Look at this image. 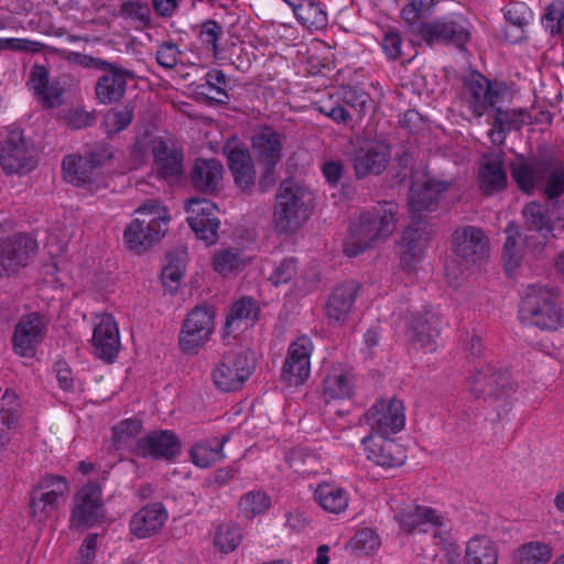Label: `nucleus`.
<instances>
[{
    "label": "nucleus",
    "instance_id": "a211bd4d",
    "mask_svg": "<svg viewBox=\"0 0 564 564\" xmlns=\"http://www.w3.org/2000/svg\"><path fill=\"white\" fill-rule=\"evenodd\" d=\"M321 398L326 404L350 400L355 394L356 382L352 369L335 362L323 368Z\"/></svg>",
    "mask_w": 564,
    "mask_h": 564
},
{
    "label": "nucleus",
    "instance_id": "393cba45",
    "mask_svg": "<svg viewBox=\"0 0 564 564\" xmlns=\"http://www.w3.org/2000/svg\"><path fill=\"white\" fill-rule=\"evenodd\" d=\"M90 341L96 357L113 362L119 354L121 341L119 327L112 315L101 314L96 317Z\"/></svg>",
    "mask_w": 564,
    "mask_h": 564
},
{
    "label": "nucleus",
    "instance_id": "9d476101",
    "mask_svg": "<svg viewBox=\"0 0 564 564\" xmlns=\"http://www.w3.org/2000/svg\"><path fill=\"white\" fill-rule=\"evenodd\" d=\"M405 405L397 397L377 399L364 413L361 422L378 437H392L405 426Z\"/></svg>",
    "mask_w": 564,
    "mask_h": 564
},
{
    "label": "nucleus",
    "instance_id": "f257e3e1",
    "mask_svg": "<svg viewBox=\"0 0 564 564\" xmlns=\"http://www.w3.org/2000/svg\"><path fill=\"white\" fill-rule=\"evenodd\" d=\"M447 188L446 183L427 178L422 184L413 183L409 198L411 218L416 227H408L400 240V265L406 273H416L425 258L432 231L425 224L416 221L423 212L432 210L438 196Z\"/></svg>",
    "mask_w": 564,
    "mask_h": 564
},
{
    "label": "nucleus",
    "instance_id": "3c124183",
    "mask_svg": "<svg viewBox=\"0 0 564 564\" xmlns=\"http://www.w3.org/2000/svg\"><path fill=\"white\" fill-rule=\"evenodd\" d=\"M545 178L544 193L550 198H557L564 194V164H545L543 173Z\"/></svg>",
    "mask_w": 564,
    "mask_h": 564
},
{
    "label": "nucleus",
    "instance_id": "6e6d98bb",
    "mask_svg": "<svg viewBox=\"0 0 564 564\" xmlns=\"http://www.w3.org/2000/svg\"><path fill=\"white\" fill-rule=\"evenodd\" d=\"M133 119V109L126 106L121 109L109 110L104 119V126L108 134H116L124 130Z\"/></svg>",
    "mask_w": 564,
    "mask_h": 564
},
{
    "label": "nucleus",
    "instance_id": "5fc2aeb1",
    "mask_svg": "<svg viewBox=\"0 0 564 564\" xmlns=\"http://www.w3.org/2000/svg\"><path fill=\"white\" fill-rule=\"evenodd\" d=\"M240 509L252 517L267 512L271 506L270 497L262 491H250L239 502Z\"/></svg>",
    "mask_w": 564,
    "mask_h": 564
},
{
    "label": "nucleus",
    "instance_id": "f704fd0d",
    "mask_svg": "<svg viewBox=\"0 0 564 564\" xmlns=\"http://www.w3.org/2000/svg\"><path fill=\"white\" fill-rule=\"evenodd\" d=\"M478 183L482 192L487 195L506 188L508 178L503 170L502 159L499 155H485L482 158Z\"/></svg>",
    "mask_w": 564,
    "mask_h": 564
},
{
    "label": "nucleus",
    "instance_id": "6e6552de",
    "mask_svg": "<svg viewBox=\"0 0 564 564\" xmlns=\"http://www.w3.org/2000/svg\"><path fill=\"white\" fill-rule=\"evenodd\" d=\"M151 148L158 174L165 180L178 177L183 172L182 153L170 150L166 142L162 138H152L145 133L137 141L131 150V163L129 170L138 169L147 159L149 149Z\"/></svg>",
    "mask_w": 564,
    "mask_h": 564
},
{
    "label": "nucleus",
    "instance_id": "69168bd1",
    "mask_svg": "<svg viewBox=\"0 0 564 564\" xmlns=\"http://www.w3.org/2000/svg\"><path fill=\"white\" fill-rule=\"evenodd\" d=\"M97 534L88 535L82 543L77 564H93L96 557V549H97Z\"/></svg>",
    "mask_w": 564,
    "mask_h": 564
},
{
    "label": "nucleus",
    "instance_id": "5701e85b",
    "mask_svg": "<svg viewBox=\"0 0 564 564\" xmlns=\"http://www.w3.org/2000/svg\"><path fill=\"white\" fill-rule=\"evenodd\" d=\"M313 349L307 336H300L290 344L282 368V377L290 386H302L308 379Z\"/></svg>",
    "mask_w": 564,
    "mask_h": 564
},
{
    "label": "nucleus",
    "instance_id": "dca6fc26",
    "mask_svg": "<svg viewBox=\"0 0 564 564\" xmlns=\"http://www.w3.org/2000/svg\"><path fill=\"white\" fill-rule=\"evenodd\" d=\"M251 148L258 164L263 169L260 184L273 185L274 170L282 158V134L270 127H262L252 135Z\"/></svg>",
    "mask_w": 564,
    "mask_h": 564
},
{
    "label": "nucleus",
    "instance_id": "bb28decb",
    "mask_svg": "<svg viewBox=\"0 0 564 564\" xmlns=\"http://www.w3.org/2000/svg\"><path fill=\"white\" fill-rule=\"evenodd\" d=\"M391 159L390 145L384 141L370 140L364 143L354 158V169L358 177L380 174Z\"/></svg>",
    "mask_w": 564,
    "mask_h": 564
},
{
    "label": "nucleus",
    "instance_id": "8fccbe9b",
    "mask_svg": "<svg viewBox=\"0 0 564 564\" xmlns=\"http://www.w3.org/2000/svg\"><path fill=\"white\" fill-rule=\"evenodd\" d=\"M223 35V28L213 20L205 21L200 24L198 32V43L200 48L212 54L218 55V42Z\"/></svg>",
    "mask_w": 564,
    "mask_h": 564
},
{
    "label": "nucleus",
    "instance_id": "9b49d317",
    "mask_svg": "<svg viewBox=\"0 0 564 564\" xmlns=\"http://www.w3.org/2000/svg\"><path fill=\"white\" fill-rule=\"evenodd\" d=\"M111 158L107 149L91 152L89 156L70 154L64 158L62 170L63 177L69 184L94 193L104 185L100 178L99 167Z\"/></svg>",
    "mask_w": 564,
    "mask_h": 564
},
{
    "label": "nucleus",
    "instance_id": "a19ab883",
    "mask_svg": "<svg viewBox=\"0 0 564 564\" xmlns=\"http://www.w3.org/2000/svg\"><path fill=\"white\" fill-rule=\"evenodd\" d=\"M251 261L235 249L217 250L212 259L213 269L221 276H232L241 272Z\"/></svg>",
    "mask_w": 564,
    "mask_h": 564
},
{
    "label": "nucleus",
    "instance_id": "4c0bfd02",
    "mask_svg": "<svg viewBox=\"0 0 564 564\" xmlns=\"http://www.w3.org/2000/svg\"><path fill=\"white\" fill-rule=\"evenodd\" d=\"M498 547L490 538L484 534L471 536L465 546V564H498Z\"/></svg>",
    "mask_w": 564,
    "mask_h": 564
},
{
    "label": "nucleus",
    "instance_id": "423d86ee",
    "mask_svg": "<svg viewBox=\"0 0 564 564\" xmlns=\"http://www.w3.org/2000/svg\"><path fill=\"white\" fill-rule=\"evenodd\" d=\"M557 289L530 284L521 296L519 316L542 330H557L564 327V308L558 305Z\"/></svg>",
    "mask_w": 564,
    "mask_h": 564
},
{
    "label": "nucleus",
    "instance_id": "f03ea898",
    "mask_svg": "<svg viewBox=\"0 0 564 564\" xmlns=\"http://www.w3.org/2000/svg\"><path fill=\"white\" fill-rule=\"evenodd\" d=\"M522 215L527 226L523 241L522 239L518 240L520 234L514 223H509L505 230L507 238L502 250V260L509 275H513L520 267L524 249L539 256L555 237L547 206L532 202L523 208Z\"/></svg>",
    "mask_w": 564,
    "mask_h": 564
},
{
    "label": "nucleus",
    "instance_id": "c9c22d12",
    "mask_svg": "<svg viewBox=\"0 0 564 564\" xmlns=\"http://www.w3.org/2000/svg\"><path fill=\"white\" fill-rule=\"evenodd\" d=\"M223 164L218 160H203L195 162L191 174L193 186L205 193H214L223 181Z\"/></svg>",
    "mask_w": 564,
    "mask_h": 564
},
{
    "label": "nucleus",
    "instance_id": "20e7f679",
    "mask_svg": "<svg viewBox=\"0 0 564 564\" xmlns=\"http://www.w3.org/2000/svg\"><path fill=\"white\" fill-rule=\"evenodd\" d=\"M398 207L393 203H384L370 212L362 213L349 227L344 242L347 257H357L373 243L386 241L397 228Z\"/></svg>",
    "mask_w": 564,
    "mask_h": 564
},
{
    "label": "nucleus",
    "instance_id": "e433bc0d",
    "mask_svg": "<svg viewBox=\"0 0 564 564\" xmlns=\"http://www.w3.org/2000/svg\"><path fill=\"white\" fill-rule=\"evenodd\" d=\"M259 306L251 297H241L236 301L226 317L225 333L242 330L251 327L258 319Z\"/></svg>",
    "mask_w": 564,
    "mask_h": 564
},
{
    "label": "nucleus",
    "instance_id": "49530a36",
    "mask_svg": "<svg viewBox=\"0 0 564 564\" xmlns=\"http://www.w3.org/2000/svg\"><path fill=\"white\" fill-rule=\"evenodd\" d=\"M242 532L239 524L224 522L216 527L213 542L214 546L224 554L234 552L242 542Z\"/></svg>",
    "mask_w": 564,
    "mask_h": 564
},
{
    "label": "nucleus",
    "instance_id": "c756f323",
    "mask_svg": "<svg viewBox=\"0 0 564 564\" xmlns=\"http://www.w3.org/2000/svg\"><path fill=\"white\" fill-rule=\"evenodd\" d=\"M225 153L236 185L242 191L250 188L254 183L256 170L249 150L234 138L226 143Z\"/></svg>",
    "mask_w": 564,
    "mask_h": 564
},
{
    "label": "nucleus",
    "instance_id": "7ed1b4c3",
    "mask_svg": "<svg viewBox=\"0 0 564 564\" xmlns=\"http://www.w3.org/2000/svg\"><path fill=\"white\" fill-rule=\"evenodd\" d=\"M134 215L123 229V243L131 252L144 254L166 236L172 217L167 206L156 199L142 203Z\"/></svg>",
    "mask_w": 564,
    "mask_h": 564
},
{
    "label": "nucleus",
    "instance_id": "ddd939ff",
    "mask_svg": "<svg viewBox=\"0 0 564 564\" xmlns=\"http://www.w3.org/2000/svg\"><path fill=\"white\" fill-rule=\"evenodd\" d=\"M391 509L400 530L405 533L426 532L427 528L438 529L446 523V517L441 509L420 505L411 499H402Z\"/></svg>",
    "mask_w": 564,
    "mask_h": 564
},
{
    "label": "nucleus",
    "instance_id": "c03bdc74",
    "mask_svg": "<svg viewBox=\"0 0 564 564\" xmlns=\"http://www.w3.org/2000/svg\"><path fill=\"white\" fill-rule=\"evenodd\" d=\"M223 447L224 444L219 443L216 438L199 441L191 448V459L197 467L208 468L224 459Z\"/></svg>",
    "mask_w": 564,
    "mask_h": 564
},
{
    "label": "nucleus",
    "instance_id": "a18cd8bd",
    "mask_svg": "<svg viewBox=\"0 0 564 564\" xmlns=\"http://www.w3.org/2000/svg\"><path fill=\"white\" fill-rule=\"evenodd\" d=\"M552 557L547 543L531 541L519 546L512 554L513 564H545Z\"/></svg>",
    "mask_w": 564,
    "mask_h": 564
},
{
    "label": "nucleus",
    "instance_id": "de8ad7c7",
    "mask_svg": "<svg viewBox=\"0 0 564 564\" xmlns=\"http://www.w3.org/2000/svg\"><path fill=\"white\" fill-rule=\"evenodd\" d=\"M299 23L308 30H323L327 26V13L318 2L305 0L294 14Z\"/></svg>",
    "mask_w": 564,
    "mask_h": 564
},
{
    "label": "nucleus",
    "instance_id": "2eb2a0df",
    "mask_svg": "<svg viewBox=\"0 0 564 564\" xmlns=\"http://www.w3.org/2000/svg\"><path fill=\"white\" fill-rule=\"evenodd\" d=\"M0 166L8 176H22L35 169L36 160L21 129L12 128L6 131L0 142Z\"/></svg>",
    "mask_w": 564,
    "mask_h": 564
},
{
    "label": "nucleus",
    "instance_id": "680f3d73",
    "mask_svg": "<svg viewBox=\"0 0 564 564\" xmlns=\"http://www.w3.org/2000/svg\"><path fill=\"white\" fill-rule=\"evenodd\" d=\"M48 72L44 66L34 65L31 69L28 85L33 94L39 97L50 85Z\"/></svg>",
    "mask_w": 564,
    "mask_h": 564
},
{
    "label": "nucleus",
    "instance_id": "473e14b6",
    "mask_svg": "<svg viewBox=\"0 0 564 564\" xmlns=\"http://www.w3.org/2000/svg\"><path fill=\"white\" fill-rule=\"evenodd\" d=\"M358 294V285L347 281L336 285L326 303V315L333 323H343L348 317Z\"/></svg>",
    "mask_w": 564,
    "mask_h": 564
},
{
    "label": "nucleus",
    "instance_id": "b1692460",
    "mask_svg": "<svg viewBox=\"0 0 564 564\" xmlns=\"http://www.w3.org/2000/svg\"><path fill=\"white\" fill-rule=\"evenodd\" d=\"M181 448L182 442L175 432L158 430L139 438L132 451L144 458L172 460L181 453Z\"/></svg>",
    "mask_w": 564,
    "mask_h": 564
},
{
    "label": "nucleus",
    "instance_id": "bf43d9fd",
    "mask_svg": "<svg viewBox=\"0 0 564 564\" xmlns=\"http://www.w3.org/2000/svg\"><path fill=\"white\" fill-rule=\"evenodd\" d=\"M543 24L552 34L564 31V1H552V3L546 8V12L543 17Z\"/></svg>",
    "mask_w": 564,
    "mask_h": 564
},
{
    "label": "nucleus",
    "instance_id": "0e129e2a",
    "mask_svg": "<svg viewBox=\"0 0 564 564\" xmlns=\"http://www.w3.org/2000/svg\"><path fill=\"white\" fill-rule=\"evenodd\" d=\"M402 37L395 31H389L384 34L381 47L389 59H397L401 55Z\"/></svg>",
    "mask_w": 564,
    "mask_h": 564
},
{
    "label": "nucleus",
    "instance_id": "338daca9",
    "mask_svg": "<svg viewBox=\"0 0 564 564\" xmlns=\"http://www.w3.org/2000/svg\"><path fill=\"white\" fill-rule=\"evenodd\" d=\"M531 12L524 3H514L506 12V19L517 26H523L529 23Z\"/></svg>",
    "mask_w": 564,
    "mask_h": 564
},
{
    "label": "nucleus",
    "instance_id": "e2e57ef3",
    "mask_svg": "<svg viewBox=\"0 0 564 564\" xmlns=\"http://www.w3.org/2000/svg\"><path fill=\"white\" fill-rule=\"evenodd\" d=\"M180 58V50L174 43L167 42L159 46L156 61L164 68H173Z\"/></svg>",
    "mask_w": 564,
    "mask_h": 564
},
{
    "label": "nucleus",
    "instance_id": "ea45409f",
    "mask_svg": "<svg viewBox=\"0 0 564 564\" xmlns=\"http://www.w3.org/2000/svg\"><path fill=\"white\" fill-rule=\"evenodd\" d=\"M507 381L508 379L503 375L497 373L492 368L486 366L475 375L471 382V391L477 397H499L507 388Z\"/></svg>",
    "mask_w": 564,
    "mask_h": 564
},
{
    "label": "nucleus",
    "instance_id": "864d4df0",
    "mask_svg": "<svg viewBox=\"0 0 564 564\" xmlns=\"http://www.w3.org/2000/svg\"><path fill=\"white\" fill-rule=\"evenodd\" d=\"M316 110L337 124H347L351 120L349 111L333 96L322 98L315 102Z\"/></svg>",
    "mask_w": 564,
    "mask_h": 564
},
{
    "label": "nucleus",
    "instance_id": "f3484780",
    "mask_svg": "<svg viewBox=\"0 0 564 564\" xmlns=\"http://www.w3.org/2000/svg\"><path fill=\"white\" fill-rule=\"evenodd\" d=\"M503 86L491 83L479 73L470 74L465 80L464 99L476 117L495 111L503 94Z\"/></svg>",
    "mask_w": 564,
    "mask_h": 564
},
{
    "label": "nucleus",
    "instance_id": "4468645a",
    "mask_svg": "<svg viewBox=\"0 0 564 564\" xmlns=\"http://www.w3.org/2000/svg\"><path fill=\"white\" fill-rule=\"evenodd\" d=\"M215 330V312L207 306H196L186 316L178 334L180 349L194 356L209 341Z\"/></svg>",
    "mask_w": 564,
    "mask_h": 564
},
{
    "label": "nucleus",
    "instance_id": "774afa93",
    "mask_svg": "<svg viewBox=\"0 0 564 564\" xmlns=\"http://www.w3.org/2000/svg\"><path fill=\"white\" fill-rule=\"evenodd\" d=\"M424 7L425 4L423 0H411L410 3L402 8L401 18L409 25H414L421 18Z\"/></svg>",
    "mask_w": 564,
    "mask_h": 564
},
{
    "label": "nucleus",
    "instance_id": "6ab92c4d",
    "mask_svg": "<svg viewBox=\"0 0 564 564\" xmlns=\"http://www.w3.org/2000/svg\"><path fill=\"white\" fill-rule=\"evenodd\" d=\"M47 316L37 312L24 314L15 325L12 341L14 351L21 357H34L48 326Z\"/></svg>",
    "mask_w": 564,
    "mask_h": 564
},
{
    "label": "nucleus",
    "instance_id": "f8f14e48",
    "mask_svg": "<svg viewBox=\"0 0 564 564\" xmlns=\"http://www.w3.org/2000/svg\"><path fill=\"white\" fill-rule=\"evenodd\" d=\"M37 242L25 234L9 236L0 224V280L18 273L28 267L36 254Z\"/></svg>",
    "mask_w": 564,
    "mask_h": 564
},
{
    "label": "nucleus",
    "instance_id": "4be33fe9",
    "mask_svg": "<svg viewBox=\"0 0 564 564\" xmlns=\"http://www.w3.org/2000/svg\"><path fill=\"white\" fill-rule=\"evenodd\" d=\"M361 445L367 459L384 469L399 468L408 458L405 447L391 436L378 437L368 434L361 440Z\"/></svg>",
    "mask_w": 564,
    "mask_h": 564
},
{
    "label": "nucleus",
    "instance_id": "58836bf2",
    "mask_svg": "<svg viewBox=\"0 0 564 564\" xmlns=\"http://www.w3.org/2000/svg\"><path fill=\"white\" fill-rule=\"evenodd\" d=\"M20 402L14 391L6 389L0 391V445L9 442L12 431L19 422Z\"/></svg>",
    "mask_w": 564,
    "mask_h": 564
},
{
    "label": "nucleus",
    "instance_id": "cd10ccee",
    "mask_svg": "<svg viewBox=\"0 0 564 564\" xmlns=\"http://www.w3.org/2000/svg\"><path fill=\"white\" fill-rule=\"evenodd\" d=\"M453 250L458 257L475 263L488 256L489 240L481 229L465 226L454 232Z\"/></svg>",
    "mask_w": 564,
    "mask_h": 564
},
{
    "label": "nucleus",
    "instance_id": "0eeeda50",
    "mask_svg": "<svg viewBox=\"0 0 564 564\" xmlns=\"http://www.w3.org/2000/svg\"><path fill=\"white\" fill-rule=\"evenodd\" d=\"M256 369V360L245 348L231 349L214 365L210 380L214 387L225 393L242 389Z\"/></svg>",
    "mask_w": 564,
    "mask_h": 564
},
{
    "label": "nucleus",
    "instance_id": "39448f33",
    "mask_svg": "<svg viewBox=\"0 0 564 564\" xmlns=\"http://www.w3.org/2000/svg\"><path fill=\"white\" fill-rule=\"evenodd\" d=\"M313 195L293 180L280 184L273 207L272 224L280 236L297 232L311 218Z\"/></svg>",
    "mask_w": 564,
    "mask_h": 564
},
{
    "label": "nucleus",
    "instance_id": "603ef678",
    "mask_svg": "<svg viewBox=\"0 0 564 564\" xmlns=\"http://www.w3.org/2000/svg\"><path fill=\"white\" fill-rule=\"evenodd\" d=\"M494 126L506 129L508 132L511 130H520L529 119V115L522 109H507L500 107L495 109Z\"/></svg>",
    "mask_w": 564,
    "mask_h": 564
},
{
    "label": "nucleus",
    "instance_id": "09e8293b",
    "mask_svg": "<svg viewBox=\"0 0 564 564\" xmlns=\"http://www.w3.org/2000/svg\"><path fill=\"white\" fill-rule=\"evenodd\" d=\"M202 89L206 90V96L216 102L226 104L229 99L226 75L220 69H210L206 73V84Z\"/></svg>",
    "mask_w": 564,
    "mask_h": 564
},
{
    "label": "nucleus",
    "instance_id": "c85d7f7f",
    "mask_svg": "<svg viewBox=\"0 0 564 564\" xmlns=\"http://www.w3.org/2000/svg\"><path fill=\"white\" fill-rule=\"evenodd\" d=\"M441 325L440 315L433 310H424L422 314L414 315L409 329L413 345L425 352L436 350Z\"/></svg>",
    "mask_w": 564,
    "mask_h": 564
},
{
    "label": "nucleus",
    "instance_id": "aec40b11",
    "mask_svg": "<svg viewBox=\"0 0 564 564\" xmlns=\"http://www.w3.org/2000/svg\"><path fill=\"white\" fill-rule=\"evenodd\" d=\"M188 214L187 223L197 239L213 245L218 239L220 220L217 217V206L206 198H192L185 204Z\"/></svg>",
    "mask_w": 564,
    "mask_h": 564
},
{
    "label": "nucleus",
    "instance_id": "37998d69",
    "mask_svg": "<svg viewBox=\"0 0 564 564\" xmlns=\"http://www.w3.org/2000/svg\"><path fill=\"white\" fill-rule=\"evenodd\" d=\"M186 270V251L182 250L177 253H171L166 257V263L164 264L161 273V280L165 288L171 293L178 290L181 282L184 278Z\"/></svg>",
    "mask_w": 564,
    "mask_h": 564
},
{
    "label": "nucleus",
    "instance_id": "4d7b16f0",
    "mask_svg": "<svg viewBox=\"0 0 564 564\" xmlns=\"http://www.w3.org/2000/svg\"><path fill=\"white\" fill-rule=\"evenodd\" d=\"M268 280L274 286L289 283L297 273V262L294 258H284L271 265Z\"/></svg>",
    "mask_w": 564,
    "mask_h": 564
},
{
    "label": "nucleus",
    "instance_id": "13d9d810",
    "mask_svg": "<svg viewBox=\"0 0 564 564\" xmlns=\"http://www.w3.org/2000/svg\"><path fill=\"white\" fill-rule=\"evenodd\" d=\"M141 421L134 417L119 422L112 429L115 445L118 447L128 445V443L141 432Z\"/></svg>",
    "mask_w": 564,
    "mask_h": 564
},
{
    "label": "nucleus",
    "instance_id": "a878e982",
    "mask_svg": "<svg viewBox=\"0 0 564 564\" xmlns=\"http://www.w3.org/2000/svg\"><path fill=\"white\" fill-rule=\"evenodd\" d=\"M419 33L426 42H446L465 45L470 36L468 22L462 17H451L432 23H423Z\"/></svg>",
    "mask_w": 564,
    "mask_h": 564
},
{
    "label": "nucleus",
    "instance_id": "1a4fd4ad",
    "mask_svg": "<svg viewBox=\"0 0 564 564\" xmlns=\"http://www.w3.org/2000/svg\"><path fill=\"white\" fill-rule=\"evenodd\" d=\"M69 489V481L63 476L42 477L30 494L31 518L37 523H44L67 500Z\"/></svg>",
    "mask_w": 564,
    "mask_h": 564
},
{
    "label": "nucleus",
    "instance_id": "052dcab7",
    "mask_svg": "<svg viewBox=\"0 0 564 564\" xmlns=\"http://www.w3.org/2000/svg\"><path fill=\"white\" fill-rule=\"evenodd\" d=\"M352 544L356 549L370 553L380 546V539L372 529L362 528L356 532Z\"/></svg>",
    "mask_w": 564,
    "mask_h": 564
},
{
    "label": "nucleus",
    "instance_id": "72a5a7b5",
    "mask_svg": "<svg viewBox=\"0 0 564 564\" xmlns=\"http://www.w3.org/2000/svg\"><path fill=\"white\" fill-rule=\"evenodd\" d=\"M132 74L119 67H110L96 83L95 93L98 101L109 105L119 101L127 87V82Z\"/></svg>",
    "mask_w": 564,
    "mask_h": 564
},
{
    "label": "nucleus",
    "instance_id": "2f4dec72",
    "mask_svg": "<svg viewBox=\"0 0 564 564\" xmlns=\"http://www.w3.org/2000/svg\"><path fill=\"white\" fill-rule=\"evenodd\" d=\"M169 519L166 509L161 503H152L135 512L129 523L132 535L147 539L156 534Z\"/></svg>",
    "mask_w": 564,
    "mask_h": 564
},
{
    "label": "nucleus",
    "instance_id": "79ce46f5",
    "mask_svg": "<svg viewBox=\"0 0 564 564\" xmlns=\"http://www.w3.org/2000/svg\"><path fill=\"white\" fill-rule=\"evenodd\" d=\"M545 163L538 161H519L512 165V177L525 193H531L538 182L544 178Z\"/></svg>",
    "mask_w": 564,
    "mask_h": 564
},
{
    "label": "nucleus",
    "instance_id": "7c9ffc66",
    "mask_svg": "<svg viewBox=\"0 0 564 564\" xmlns=\"http://www.w3.org/2000/svg\"><path fill=\"white\" fill-rule=\"evenodd\" d=\"M315 503L325 512L340 516L350 503V492L341 484L334 480H323L313 489Z\"/></svg>",
    "mask_w": 564,
    "mask_h": 564
},
{
    "label": "nucleus",
    "instance_id": "412c9836",
    "mask_svg": "<svg viewBox=\"0 0 564 564\" xmlns=\"http://www.w3.org/2000/svg\"><path fill=\"white\" fill-rule=\"evenodd\" d=\"M104 516L102 492L99 485L88 484L77 491L70 516L72 525L78 529L95 527Z\"/></svg>",
    "mask_w": 564,
    "mask_h": 564
}]
</instances>
